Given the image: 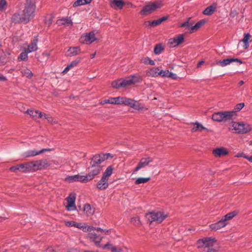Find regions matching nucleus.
Wrapping results in <instances>:
<instances>
[{"label": "nucleus", "instance_id": "nucleus-17", "mask_svg": "<svg viewBox=\"0 0 252 252\" xmlns=\"http://www.w3.org/2000/svg\"><path fill=\"white\" fill-rule=\"evenodd\" d=\"M38 42L37 36H34L31 43L28 45L27 48L25 49L28 53H31L37 50V44Z\"/></svg>", "mask_w": 252, "mask_h": 252}, {"label": "nucleus", "instance_id": "nucleus-14", "mask_svg": "<svg viewBox=\"0 0 252 252\" xmlns=\"http://www.w3.org/2000/svg\"><path fill=\"white\" fill-rule=\"evenodd\" d=\"M104 161V159L101 154L95 155L91 159L89 168H92L94 166H101L100 164Z\"/></svg>", "mask_w": 252, "mask_h": 252}, {"label": "nucleus", "instance_id": "nucleus-28", "mask_svg": "<svg viewBox=\"0 0 252 252\" xmlns=\"http://www.w3.org/2000/svg\"><path fill=\"white\" fill-rule=\"evenodd\" d=\"M206 22V20H205V19H202L200 20L199 22H198L197 23H196L195 25H192L191 26L190 33H192L194 31H197L199 28L203 26Z\"/></svg>", "mask_w": 252, "mask_h": 252}, {"label": "nucleus", "instance_id": "nucleus-49", "mask_svg": "<svg viewBox=\"0 0 252 252\" xmlns=\"http://www.w3.org/2000/svg\"><path fill=\"white\" fill-rule=\"evenodd\" d=\"M7 6V2L6 0H0V11L5 10Z\"/></svg>", "mask_w": 252, "mask_h": 252}, {"label": "nucleus", "instance_id": "nucleus-2", "mask_svg": "<svg viewBox=\"0 0 252 252\" xmlns=\"http://www.w3.org/2000/svg\"><path fill=\"white\" fill-rule=\"evenodd\" d=\"M216 242L215 238L204 237L198 239L196 245L200 252H218V250L214 248Z\"/></svg>", "mask_w": 252, "mask_h": 252}, {"label": "nucleus", "instance_id": "nucleus-29", "mask_svg": "<svg viewBox=\"0 0 252 252\" xmlns=\"http://www.w3.org/2000/svg\"><path fill=\"white\" fill-rule=\"evenodd\" d=\"M20 70L23 76H26L29 79L32 78L33 76V73L27 67H22L20 68Z\"/></svg>", "mask_w": 252, "mask_h": 252}, {"label": "nucleus", "instance_id": "nucleus-13", "mask_svg": "<svg viewBox=\"0 0 252 252\" xmlns=\"http://www.w3.org/2000/svg\"><path fill=\"white\" fill-rule=\"evenodd\" d=\"M184 41V36L183 34H179L177 36L171 38L168 40V44L170 47H176Z\"/></svg>", "mask_w": 252, "mask_h": 252}, {"label": "nucleus", "instance_id": "nucleus-56", "mask_svg": "<svg viewBox=\"0 0 252 252\" xmlns=\"http://www.w3.org/2000/svg\"><path fill=\"white\" fill-rule=\"evenodd\" d=\"M82 5H84V4L81 0H77L74 2L73 6L75 7Z\"/></svg>", "mask_w": 252, "mask_h": 252}, {"label": "nucleus", "instance_id": "nucleus-48", "mask_svg": "<svg viewBox=\"0 0 252 252\" xmlns=\"http://www.w3.org/2000/svg\"><path fill=\"white\" fill-rule=\"evenodd\" d=\"M190 18H189L188 20L183 23H182L180 27H188L189 30H190V32L191 31V26H192V23L189 22V20Z\"/></svg>", "mask_w": 252, "mask_h": 252}, {"label": "nucleus", "instance_id": "nucleus-32", "mask_svg": "<svg viewBox=\"0 0 252 252\" xmlns=\"http://www.w3.org/2000/svg\"><path fill=\"white\" fill-rule=\"evenodd\" d=\"M191 124L194 125L191 129L192 132H195L196 131L201 132L203 130V129H205V127L198 122L192 123Z\"/></svg>", "mask_w": 252, "mask_h": 252}, {"label": "nucleus", "instance_id": "nucleus-8", "mask_svg": "<svg viewBox=\"0 0 252 252\" xmlns=\"http://www.w3.org/2000/svg\"><path fill=\"white\" fill-rule=\"evenodd\" d=\"M101 231H103V229L100 227L96 228L94 227L92 232H91L89 235L90 239L94 241L95 245L97 246H100V243L102 238L100 234Z\"/></svg>", "mask_w": 252, "mask_h": 252}, {"label": "nucleus", "instance_id": "nucleus-54", "mask_svg": "<svg viewBox=\"0 0 252 252\" xmlns=\"http://www.w3.org/2000/svg\"><path fill=\"white\" fill-rule=\"evenodd\" d=\"M9 170L14 172H16L18 170L20 171V164H17V165L11 166L9 168Z\"/></svg>", "mask_w": 252, "mask_h": 252}, {"label": "nucleus", "instance_id": "nucleus-50", "mask_svg": "<svg viewBox=\"0 0 252 252\" xmlns=\"http://www.w3.org/2000/svg\"><path fill=\"white\" fill-rule=\"evenodd\" d=\"M244 106H245L244 103L242 102V103H238L235 106L234 110L233 111L234 112V114H235L236 112L240 111Z\"/></svg>", "mask_w": 252, "mask_h": 252}, {"label": "nucleus", "instance_id": "nucleus-64", "mask_svg": "<svg viewBox=\"0 0 252 252\" xmlns=\"http://www.w3.org/2000/svg\"><path fill=\"white\" fill-rule=\"evenodd\" d=\"M151 24L153 27H156L159 25L157 20L152 21Z\"/></svg>", "mask_w": 252, "mask_h": 252}, {"label": "nucleus", "instance_id": "nucleus-57", "mask_svg": "<svg viewBox=\"0 0 252 252\" xmlns=\"http://www.w3.org/2000/svg\"><path fill=\"white\" fill-rule=\"evenodd\" d=\"M101 156H102L103 158H104V160L107 159L108 158H113V156L110 153H107V154H101Z\"/></svg>", "mask_w": 252, "mask_h": 252}, {"label": "nucleus", "instance_id": "nucleus-47", "mask_svg": "<svg viewBox=\"0 0 252 252\" xmlns=\"http://www.w3.org/2000/svg\"><path fill=\"white\" fill-rule=\"evenodd\" d=\"M131 222L135 226H139L141 224L140 218L139 217H135L131 218Z\"/></svg>", "mask_w": 252, "mask_h": 252}, {"label": "nucleus", "instance_id": "nucleus-9", "mask_svg": "<svg viewBox=\"0 0 252 252\" xmlns=\"http://www.w3.org/2000/svg\"><path fill=\"white\" fill-rule=\"evenodd\" d=\"M232 126L238 133H246L251 130V126L247 124L233 122Z\"/></svg>", "mask_w": 252, "mask_h": 252}, {"label": "nucleus", "instance_id": "nucleus-39", "mask_svg": "<svg viewBox=\"0 0 252 252\" xmlns=\"http://www.w3.org/2000/svg\"><path fill=\"white\" fill-rule=\"evenodd\" d=\"M130 107L137 110H142L144 108V106L142 104L139 103L138 101H135L134 100H133L132 105Z\"/></svg>", "mask_w": 252, "mask_h": 252}, {"label": "nucleus", "instance_id": "nucleus-55", "mask_svg": "<svg viewBox=\"0 0 252 252\" xmlns=\"http://www.w3.org/2000/svg\"><path fill=\"white\" fill-rule=\"evenodd\" d=\"M6 59L5 56L0 57V65H3L6 63Z\"/></svg>", "mask_w": 252, "mask_h": 252}, {"label": "nucleus", "instance_id": "nucleus-25", "mask_svg": "<svg viewBox=\"0 0 252 252\" xmlns=\"http://www.w3.org/2000/svg\"><path fill=\"white\" fill-rule=\"evenodd\" d=\"M159 69L158 67H153L146 71L147 76L156 77L158 76Z\"/></svg>", "mask_w": 252, "mask_h": 252}, {"label": "nucleus", "instance_id": "nucleus-27", "mask_svg": "<svg viewBox=\"0 0 252 252\" xmlns=\"http://www.w3.org/2000/svg\"><path fill=\"white\" fill-rule=\"evenodd\" d=\"M81 61V58H78L75 60L71 62L69 64H68L67 66L64 68L63 71V72H67L70 69L73 68L74 67L76 66L78 63Z\"/></svg>", "mask_w": 252, "mask_h": 252}, {"label": "nucleus", "instance_id": "nucleus-21", "mask_svg": "<svg viewBox=\"0 0 252 252\" xmlns=\"http://www.w3.org/2000/svg\"><path fill=\"white\" fill-rule=\"evenodd\" d=\"M225 222L221 219L217 222L216 223H213L210 225V228L212 230L216 231L220 229L226 225Z\"/></svg>", "mask_w": 252, "mask_h": 252}, {"label": "nucleus", "instance_id": "nucleus-30", "mask_svg": "<svg viewBox=\"0 0 252 252\" xmlns=\"http://www.w3.org/2000/svg\"><path fill=\"white\" fill-rule=\"evenodd\" d=\"M20 172L23 173L31 172L30 162L20 164Z\"/></svg>", "mask_w": 252, "mask_h": 252}, {"label": "nucleus", "instance_id": "nucleus-22", "mask_svg": "<svg viewBox=\"0 0 252 252\" xmlns=\"http://www.w3.org/2000/svg\"><path fill=\"white\" fill-rule=\"evenodd\" d=\"M108 180L102 177L101 179L98 182L96 187L99 190H104L108 187Z\"/></svg>", "mask_w": 252, "mask_h": 252}, {"label": "nucleus", "instance_id": "nucleus-41", "mask_svg": "<svg viewBox=\"0 0 252 252\" xmlns=\"http://www.w3.org/2000/svg\"><path fill=\"white\" fill-rule=\"evenodd\" d=\"M29 53H28L27 51H26V50L25 49V51L21 53L20 55L18 56V59L20 61H27L28 59V55Z\"/></svg>", "mask_w": 252, "mask_h": 252}, {"label": "nucleus", "instance_id": "nucleus-34", "mask_svg": "<svg viewBox=\"0 0 252 252\" xmlns=\"http://www.w3.org/2000/svg\"><path fill=\"white\" fill-rule=\"evenodd\" d=\"M251 38V35L250 33H247L246 34H245L244 37L243 39L242 40V41L244 43V48L245 49H248V48L249 46V40H250V42L251 41L250 40Z\"/></svg>", "mask_w": 252, "mask_h": 252}, {"label": "nucleus", "instance_id": "nucleus-4", "mask_svg": "<svg viewBox=\"0 0 252 252\" xmlns=\"http://www.w3.org/2000/svg\"><path fill=\"white\" fill-rule=\"evenodd\" d=\"M162 6L163 3L162 1L161 0H158L144 6L140 13L142 15H147L160 8Z\"/></svg>", "mask_w": 252, "mask_h": 252}, {"label": "nucleus", "instance_id": "nucleus-18", "mask_svg": "<svg viewBox=\"0 0 252 252\" xmlns=\"http://www.w3.org/2000/svg\"><path fill=\"white\" fill-rule=\"evenodd\" d=\"M26 113L29 114L30 116L34 120H36L37 119L39 118H42L43 116L42 113L38 110L28 109L26 111Z\"/></svg>", "mask_w": 252, "mask_h": 252}, {"label": "nucleus", "instance_id": "nucleus-5", "mask_svg": "<svg viewBox=\"0 0 252 252\" xmlns=\"http://www.w3.org/2000/svg\"><path fill=\"white\" fill-rule=\"evenodd\" d=\"M234 115L233 111L218 112L212 115V119L216 122L225 121L232 119Z\"/></svg>", "mask_w": 252, "mask_h": 252}, {"label": "nucleus", "instance_id": "nucleus-58", "mask_svg": "<svg viewBox=\"0 0 252 252\" xmlns=\"http://www.w3.org/2000/svg\"><path fill=\"white\" fill-rule=\"evenodd\" d=\"M43 116L45 119H46L48 122L52 123L53 122V118L52 117H49L46 114L43 115Z\"/></svg>", "mask_w": 252, "mask_h": 252}, {"label": "nucleus", "instance_id": "nucleus-44", "mask_svg": "<svg viewBox=\"0 0 252 252\" xmlns=\"http://www.w3.org/2000/svg\"><path fill=\"white\" fill-rule=\"evenodd\" d=\"M88 175L87 174L85 176L78 175V182H80L81 183H87L91 180L89 179V178L88 177Z\"/></svg>", "mask_w": 252, "mask_h": 252}, {"label": "nucleus", "instance_id": "nucleus-62", "mask_svg": "<svg viewBox=\"0 0 252 252\" xmlns=\"http://www.w3.org/2000/svg\"><path fill=\"white\" fill-rule=\"evenodd\" d=\"M50 55V52L47 51L44 52L42 53L43 57L46 58V59H48Z\"/></svg>", "mask_w": 252, "mask_h": 252}, {"label": "nucleus", "instance_id": "nucleus-10", "mask_svg": "<svg viewBox=\"0 0 252 252\" xmlns=\"http://www.w3.org/2000/svg\"><path fill=\"white\" fill-rule=\"evenodd\" d=\"M96 40L94 32L92 31L82 35L80 38V41L83 44H89Z\"/></svg>", "mask_w": 252, "mask_h": 252}, {"label": "nucleus", "instance_id": "nucleus-43", "mask_svg": "<svg viewBox=\"0 0 252 252\" xmlns=\"http://www.w3.org/2000/svg\"><path fill=\"white\" fill-rule=\"evenodd\" d=\"M131 78L133 79V84L137 83H140L143 80V77L139 75H130Z\"/></svg>", "mask_w": 252, "mask_h": 252}, {"label": "nucleus", "instance_id": "nucleus-23", "mask_svg": "<svg viewBox=\"0 0 252 252\" xmlns=\"http://www.w3.org/2000/svg\"><path fill=\"white\" fill-rule=\"evenodd\" d=\"M110 4L114 9H122L125 5V3L122 0H112L110 1Z\"/></svg>", "mask_w": 252, "mask_h": 252}, {"label": "nucleus", "instance_id": "nucleus-3", "mask_svg": "<svg viewBox=\"0 0 252 252\" xmlns=\"http://www.w3.org/2000/svg\"><path fill=\"white\" fill-rule=\"evenodd\" d=\"M146 217L150 224L153 222L158 224L162 222L167 217V215L162 212L154 211L146 214Z\"/></svg>", "mask_w": 252, "mask_h": 252}, {"label": "nucleus", "instance_id": "nucleus-53", "mask_svg": "<svg viewBox=\"0 0 252 252\" xmlns=\"http://www.w3.org/2000/svg\"><path fill=\"white\" fill-rule=\"evenodd\" d=\"M168 72H169V70H159L158 75H160V76H161L162 77H168Z\"/></svg>", "mask_w": 252, "mask_h": 252}, {"label": "nucleus", "instance_id": "nucleus-6", "mask_svg": "<svg viewBox=\"0 0 252 252\" xmlns=\"http://www.w3.org/2000/svg\"><path fill=\"white\" fill-rule=\"evenodd\" d=\"M133 79L130 76L126 78H121L113 81L111 83L112 87L115 89L125 88L133 84Z\"/></svg>", "mask_w": 252, "mask_h": 252}, {"label": "nucleus", "instance_id": "nucleus-35", "mask_svg": "<svg viewBox=\"0 0 252 252\" xmlns=\"http://www.w3.org/2000/svg\"><path fill=\"white\" fill-rule=\"evenodd\" d=\"M94 227L88 225L86 224H82V223H80V225L79 226V228L82 230L84 232H88V235L90 234L91 232H92V230H93V228Z\"/></svg>", "mask_w": 252, "mask_h": 252}, {"label": "nucleus", "instance_id": "nucleus-42", "mask_svg": "<svg viewBox=\"0 0 252 252\" xmlns=\"http://www.w3.org/2000/svg\"><path fill=\"white\" fill-rule=\"evenodd\" d=\"M64 224L68 227L74 226L78 228L80 225V223H78L74 221H65Z\"/></svg>", "mask_w": 252, "mask_h": 252}, {"label": "nucleus", "instance_id": "nucleus-52", "mask_svg": "<svg viewBox=\"0 0 252 252\" xmlns=\"http://www.w3.org/2000/svg\"><path fill=\"white\" fill-rule=\"evenodd\" d=\"M84 211L87 215L92 214V208L91 205L89 204H86L84 207Z\"/></svg>", "mask_w": 252, "mask_h": 252}, {"label": "nucleus", "instance_id": "nucleus-51", "mask_svg": "<svg viewBox=\"0 0 252 252\" xmlns=\"http://www.w3.org/2000/svg\"><path fill=\"white\" fill-rule=\"evenodd\" d=\"M111 101H112V104H121V96L116 97H110Z\"/></svg>", "mask_w": 252, "mask_h": 252}, {"label": "nucleus", "instance_id": "nucleus-40", "mask_svg": "<svg viewBox=\"0 0 252 252\" xmlns=\"http://www.w3.org/2000/svg\"><path fill=\"white\" fill-rule=\"evenodd\" d=\"M151 180L150 177L143 178L140 177L138 178L135 181V185H139L140 184H143L148 182Z\"/></svg>", "mask_w": 252, "mask_h": 252}, {"label": "nucleus", "instance_id": "nucleus-11", "mask_svg": "<svg viewBox=\"0 0 252 252\" xmlns=\"http://www.w3.org/2000/svg\"><path fill=\"white\" fill-rule=\"evenodd\" d=\"M51 151V149H42L39 151H37L36 150H31L24 153L23 154V157L24 158H28L30 157H34L37 155H39L45 152H49Z\"/></svg>", "mask_w": 252, "mask_h": 252}, {"label": "nucleus", "instance_id": "nucleus-46", "mask_svg": "<svg viewBox=\"0 0 252 252\" xmlns=\"http://www.w3.org/2000/svg\"><path fill=\"white\" fill-rule=\"evenodd\" d=\"M142 61V63L145 64H150L152 65H154L155 64V62L149 57H146L143 59Z\"/></svg>", "mask_w": 252, "mask_h": 252}, {"label": "nucleus", "instance_id": "nucleus-26", "mask_svg": "<svg viewBox=\"0 0 252 252\" xmlns=\"http://www.w3.org/2000/svg\"><path fill=\"white\" fill-rule=\"evenodd\" d=\"M238 214V211H234L227 213L222 217V220L225 222L226 224H228V221L233 219L234 217Z\"/></svg>", "mask_w": 252, "mask_h": 252}, {"label": "nucleus", "instance_id": "nucleus-12", "mask_svg": "<svg viewBox=\"0 0 252 252\" xmlns=\"http://www.w3.org/2000/svg\"><path fill=\"white\" fill-rule=\"evenodd\" d=\"M152 161L153 159L150 157L142 158L138 163L137 166L134 169L133 173L136 172L140 169L149 165V163Z\"/></svg>", "mask_w": 252, "mask_h": 252}, {"label": "nucleus", "instance_id": "nucleus-33", "mask_svg": "<svg viewBox=\"0 0 252 252\" xmlns=\"http://www.w3.org/2000/svg\"><path fill=\"white\" fill-rule=\"evenodd\" d=\"M164 45L162 43H158L155 46L154 53L155 55H159L164 50Z\"/></svg>", "mask_w": 252, "mask_h": 252}, {"label": "nucleus", "instance_id": "nucleus-38", "mask_svg": "<svg viewBox=\"0 0 252 252\" xmlns=\"http://www.w3.org/2000/svg\"><path fill=\"white\" fill-rule=\"evenodd\" d=\"M121 104H124L125 105L131 106L132 105V102L133 101L132 99L127 98L126 97H121Z\"/></svg>", "mask_w": 252, "mask_h": 252}, {"label": "nucleus", "instance_id": "nucleus-1", "mask_svg": "<svg viewBox=\"0 0 252 252\" xmlns=\"http://www.w3.org/2000/svg\"><path fill=\"white\" fill-rule=\"evenodd\" d=\"M35 9L34 0H26L22 13H14L11 17V22L15 24L28 23L34 17Z\"/></svg>", "mask_w": 252, "mask_h": 252}, {"label": "nucleus", "instance_id": "nucleus-37", "mask_svg": "<svg viewBox=\"0 0 252 252\" xmlns=\"http://www.w3.org/2000/svg\"><path fill=\"white\" fill-rule=\"evenodd\" d=\"M113 168L112 165L109 166L104 172L103 173L102 176L107 180L109 179V177L112 175L113 172Z\"/></svg>", "mask_w": 252, "mask_h": 252}, {"label": "nucleus", "instance_id": "nucleus-63", "mask_svg": "<svg viewBox=\"0 0 252 252\" xmlns=\"http://www.w3.org/2000/svg\"><path fill=\"white\" fill-rule=\"evenodd\" d=\"M112 246H113V245H111V244H109V243H107V244H106L104 245L102 247V248H103V249H110V250H111V247H112Z\"/></svg>", "mask_w": 252, "mask_h": 252}, {"label": "nucleus", "instance_id": "nucleus-24", "mask_svg": "<svg viewBox=\"0 0 252 252\" xmlns=\"http://www.w3.org/2000/svg\"><path fill=\"white\" fill-rule=\"evenodd\" d=\"M57 24L58 26H71L72 25V22L70 18H63L59 19L57 21Z\"/></svg>", "mask_w": 252, "mask_h": 252}, {"label": "nucleus", "instance_id": "nucleus-20", "mask_svg": "<svg viewBox=\"0 0 252 252\" xmlns=\"http://www.w3.org/2000/svg\"><path fill=\"white\" fill-rule=\"evenodd\" d=\"M227 150L223 147L215 149L213 151V154L215 157H220L228 155Z\"/></svg>", "mask_w": 252, "mask_h": 252}, {"label": "nucleus", "instance_id": "nucleus-61", "mask_svg": "<svg viewBox=\"0 0 252 252\" xmlns=\"http://www.w3.org/2000/svg\"><path fill=\"white\" fill-rule=\"evenodd\" d=\"M152 21H146L144 23V25L146 27H153L151 24Z\"/></svg>", "mask_w": 252, "mask_h": 252}, {"label": "nucleus", "instance_id": "nucleus-15", "mask_svg": "<svg viewBox=\"0 0 252 252\" xmlns=\"http://www.w3.org/2000/svg\"><path fill=\"white\" fill-rule=\"evenodd\" d=\"M75 194L73 193H70L69 195L66 198V199L67 202L66 208L68 211L73 210L76 209L75 204Z\"/></svg>", "mask_w": 252, "mask_h": 252}, {"label": "nucleus", "instance_id": "nucleus-36", "mask_svg": "<svg viewBox=\"0 0 252 252\" xmlns=\"http://www.w3.org/2000/svg\"><path fill=\"white\" fill-rule=\"evenodd\" d=\"M67 51L69 53V56H74L80 53V49L78 47H70Z\"/></svg>", "mask_w": 252, "mask_h": 252}, {"label": "nucleus", "instance_id": "nucleus-45", "mask_svg": "<svg viewBox=\"0 0 252 252\" xmlns=\"http://www.w3.org/2000/svg\"><path fill=\"white\" fill-rule=\"evenodd\" d=\"M78 175H75L74 176H67L65 180L69 182H78Z\"/></svg>", "mask_w": 252, "mask_h": 252}, {"label": "nucleus", "instance_id": "nucleus-16", "mask_svg": "<svg viewBox=\"0 0 252 252\" xmlns=\"http://www.w3.org/2000/svg\"><path fill=\"white\" fill-rule=\"evenodd\" d=\"M233 62H237L240 64H242L243 63V62L238 58H230L226 59L217 62L216 64L221 67H224Z\"/></svg>", "mask_w": 252, "mask_h": 252}, {"label": "nucleus", "instance_id": "nucleus-31", "mask_svg": "<svg viewBox=\"0 0 252 252\" xmlns=\"http://www.w3.org/2000/svg\"><path fill=\"white\" fill-rule=\"evenodd\" d=\"M216 9V6L211 5L206 8L203 11V14L205 15H211Z\"/></svg>", "mask_w": 252, "mask_h": 252}, {"label": "nucleus", "instance_id": "nucleus-60", "mask_svg": "<svg viewBox=\"0 0 252 252\" xmlns=\"http://www.w3.org/2000/svg\"><path fill=\"white\" fill-rule=\"evenodd\" d=\"M168 78H171L172 79H176L177 78L176 75L174 74L173 73L170 72L169 71L168 77Z\"/></svg>", "mask_w": 252, "mask_h": 252}, {"label": "nucleus", "instance_id": "nucleus-19", "mask_svg": "<svg viewBox=\"0 0 252 252\" xmlns=\"http://www.w3.org/2000/svg\"><path fill=\"white\" fill-rule=\"evenodd\" d=\"M93 168L88 174L89 179L91 181L94 178V177L98 175L102 170V166H94L92 167Z\"/></svg>", "mask_w": 252, "mask_h": 252}, {"label": "nucleus", "instance_id": "nucleus-7", "mask_svg": "<svg viewBox=\"0 0 252 252\" xmlns=\"http://www.w3.org/2000/svg\"><path fill=\"white\" fill-rule=\"evenodd\" d=\"M30 165L31 172L45 169L50 166V164L46 159L30 161Z\"/></svg>", "mask_w": 252, "mask_h": 252}, {"label": "nucleus", "instance_id": "nucleus-59", "mask_svg": "<svg viewBox=\"0 0 252 252\" xmlns=\"http://www.w3.org/2000/svg\"><path fill=\"white\" fill-rule=\"evenodd\" d=\"M111 250L112 252H121L122 251L121 248L117 249L115 246L111 247Z\"/></svg>", "mask_w": 252, "mask_h": 252}]
</instances>
